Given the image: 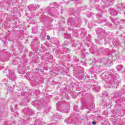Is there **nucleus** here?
<instances>
[{"mask_svg":"<svg viewBox=\"0 0 125 125\" xmlns=\"http://www.w3.org/2000/svg\"><path fill=\"white\" fill-rule=\"evenodd\" d=\"M73 108H74V110L76 112H79L80 111V110H79V107L78 106L74 105Z\"/></svg>","mask_w":125,"mask_h":125,"instance_id":"17","label":"nucleus"},{"mask_svg":"<svg viewBox=\"0 0 125 125\" xmlns=\"http://www.w3.org/2000/svg\"><path fill=\"white\" fill-rule=\"evenodd\" d=\"M79 119H76L77 123H81L82 121H83V122H85V121H87V117L83 115L81 116L79 118Z\"/></svg>","mask_w":125,"mask_h":125,"instance_id":"8","label":"nucleus"},{"mask_svg":"<svg viewBox=\"0 0 125 125\" xmlns=\"http://www.w3.org/2000/svg\"><path fill=\"white\" fill-rule=\"evenodd\" d=\"M115 97H116V98H120V97H121V94L119 93V92H117L115 93Z\"/></svg>","mask_w":125,"mask_h":125,"instance_id":"20","label":"nucleus"},{"mask_svg":"<svg viewBox=\"0 0 125 125\" xmlns=\"http://www.w3.org/2000/svg\"><path fill=\"white\" fill-rule=\"evenodd\" d=\"M35 103H36V101L33 102L32 103V104L33 105V106H37V104H35Z\"/></svg>","mask_w":125,"mask_h":125,"instance_id":"28","label":"nucleus"},{"mask_svg":"<svg viewBox=\"0 0 125 125\" xmlns=\"http://www.w3.org/2000/svg\"><path fill=\"white\" fill-rule=\"evenodd\" d=\"M64 39H68L69 40H72V38H71V36L70 34H64Z\"/></svg>","mask_w":125,"mask_h":125,"instance_id":"15","label":"nucleus"},{"mask_svg":"<svg viewBox=\"0 0 125 125\" xmlns=\"http://www.w3.org/2000/svg\"><path fill=\"white\" fill-rule=\"evenodd\" d=\"M79 23H82V19H81V18H78L76 20H74V18L72 17L68 18V24L69 26L74 27V25H76V24H79Z\"/></svg>","mask_w":125,"mask_h":125,"instance_id":"2","label":"nucleus"},{"mask_svg":"<svg viewBox=\"0 0 125 125\" xmlns=\"http://www.w3.org/2000/svg\"><path fill=\"white\" fill-rule=\"evenodd\" d=\"M68 44H69L68 41H65L62 44V46L66 47V46H68Z\"/></svg>","mask_w":125,"mask_h":125,"instance_id":"18","label":"nucleus"},{"mask_svg":"<svg viewBox=\"0 0 125 125\" xmlns=\"http://www.w3.org/2000/svg\"><path fill=\"white\" fill-rule=\"evenodd\" d=\"M120 44L119 43V42H118L117 43H116V46H118Z\"/></svg>","mask_w":125,"mask_h":125,"instance_id":"34","label":"nucleus"},{"mask_svg":"<svg viewBox=\"0 0 125 125\" xmlns=\"http://www.w3.org/2000/svg\"><path fill=\"white\" fill-rule=\"evenodd\" d=\"M96 9H97L98 10L99 13L98 14H97L96 17L98 18V21H97L98 23H102V22L99 21V19L102 18V13H103V11L99 9V6H98V7H96Z\"/></svg>","mask_w":125,"mask_h":125,"instance_id":"4","label":"nucleus"},{"mask_svg":"<svg viewBox=\"0 0 125 125\" xmlns=\"http://www.w3.org/2000/svg\"><path fill=\"white\" fill-rule=\"evenodd\" d=\"M102 62L104 63L105 65H107V66H111V64L112 63V61H110L108 60L107 59L104 58L102 60Z\"/></svg>","mask_w":125,"mask_h":125,"instance_id":"7","label":"nucleus"},{"mask_svg":"<svg viewBox=\"0 0 125 125\" xmlns=\"http://www.w3.org/2000/svg\"><path fill=\"white\" fill-rule=\"evenodd\" d=\"M110 14L112 16H116V15L118 14V12L116 10H113L111 13Z\"/></svg>","mask_w":125,"mask_h":125,"instance_id":"14","label":"nucleus"},{"mask_svg":"<svg viewBox=\"0 0 125 125\" xmlns=\"http://www.w3.org/2000/svg\"><path fill=\"white\" fill-rule=\"evenodd\" d=\"M100 89V86H99L98 85H93V90H94V91H99Z\"/></svg>","mask_w":125,"mask_h":125,"instance_id":"11","label":"nucleus"},{"mask_svg":"<svg viewBox=\"0 0 125 125\" xmlns=\"http://www.w3.org/2000/svg\"><path fill=\"white\" fill-rule=\"evenodd\" d=\"M28 9L29 10H31V11H32V10H35V5L34 4H31L28 6Z\"/></svg>","mask_w":125,"mask_h":125,"instance_id":"13","label":"nucleus"},{"mask_svg":"<svg viewBox=\"0 0 125 125\" xmlns=\"http://www.w3.org/2000/svg\"><path fill=\"white\" fill-rule=\"evenodd\" d=\"M25 121H23V123L21 124V125H25Z\"/></svg>","mask_w":125,"mask_h":125,"instance_id":"33","label":"nucleus"},{"mask_svg":"<svg viewBox=\"0 0 125 125\" xmlns=\"http://www.w3.org/2000/svg\"><path fill=\"white\" fill-rule=\"evenodd\" d=\"M58 119H60V117H59V116L57 115H54L53 117V120L54 121H55L57 122V121H58Z\"/></svg>","mask_w":125,"mask_h":125,"instance_id":"16","label":"nucleus"},{"mask_svg":"<svg viewBox=\"0 0 125 125\" xmlns=\"http://www.w3.org/2000/svg\"><path fill=\"white\" fill-rule=\"evenodd\" d=\"M7 76L11 81H15V80H16V76H15L14 72L13 71H9L8 73L7 74Z\"/></svg>","mask_w":125,"mask_h":125,"instance_id":"3","label":"nucleus"},{"mask_svg":"<svg viewBox=\"0 0 125 125\" xmlns=\"http://www.w3.org/2000/svg\"><path fill=\"white\" fill-rule=\"evenodd\" d=\"M114 0H106V1L107 2V3H108V2H113V1H114Z\"/></svg>","mask_w":125,"mask_h":125,"instance_id":"26","label":"nucleus"},{"mask_svg":"<svg viewBox=\"0 0 125 125\" xmlns=\"http://www.w3.org/2000/svg\"><path fill=\"white\" fill-rule=\"evenodd\" d=\"M123 26L122 25H120V29H123Z\"/></svg>","mask_w":125,"mask_h":125,"instance_id":"35","label":"nucleus"},{"mask_svg":"<svg viewBox=\"0 0 125 125\" xmlns=\"http://www.w3.org/2000/svg\"><path fill=\"white\" fill-rule=\"evenodd\" d=\"M90 1V2H91V0H89Z\"/></svg>","mask_w":125,"mask_h":125,"instance_id":"39","label":"nucleus"},{"mask_svg":"<svg viewBox=\"0 0 125 125\" xmlns=\"http://www.w3.org/2000/svg\"><path fill=\"white\" fill-rule=\"evenodd\" d=\"M93 26H94V24L91 25L90 23L89 24V29H91L92 28V27H93Z\"/></svg>","mask_w":125,"mask_h":125,"instance_id":"25","label":"nucleus"},{"mask_svg":"<svg viewBox=\"0 0 125 125\" xmlns=\"http://www.w3.org/2000/svg\"><path fill=\"white\" fill-rule=\"evenodd\" d=\"M35 94L36 96H39V94H40V92H39V89L36 90V92H35Z\"/></svg>","mask_w":125,"mask_h":125,"instance_id":"23","label":"nucleus"},{"mask_svg":"<svg viewBox=\"0 0 125 125\" xmlns=\"http://www.w3.org/2000/svg\"><path fill=\"white\" fill-rule=\"evenodd\" d=\"M92 125H96V122H95V121H92Z\"/></svg>","mask_w":125,"mask_h":125,"instance_id":"30","label":"nucleus"},{"mask_svg":"<svg viewBox=\"0 0 125 125\" xmlns=\"http://www.w3.org/2000/svg\"><path fill=\"white\" fill-rule=\"evenodd\" d=\"M109 83L107 84L108 86H107L108 87H111V85H112V84H113V85H116V84H117V83H118V81L116 80V79H114L113 78L112 79V80H110L109 81Z\"/></svg>","mask_w":125,"mask_h":125,"instance_id":"6","label":"nucleus"},{"mask_svg":"<svg viewBox=\"0 0 125 125\" xmlns=\"http://www.w3.org/2000/svg\"><path fill=\"white\" fill-rule=\"evenodd\" d=\"M101 97H105L106 96H109V92L108 91H104L102 93L100 94Z\"/></svg>","mask_w":125,"mask_h":125,"instance_id":"10","label":"nucleus"},{"mask_svg":"<svg viewBox=\"0 0 125 125\" xmlns=\"http://www.w3.org/2000/svg\"><path fill=\"white\" fill-rule=\"evenodd\" d=\"M39 7H40V5H34V8H39Z\"/></svg>","mask_w":125,"mask_h":125,"instance_id":"27","label":"nucleus"},{"mask_svg":"<svg viewBox=\"0 0 125 125\" xmlns=\"http://www.w3.org/2000/svg\"><path fill=\"white\" fill-rule=\"evenodd\" d=\"M13 87H15V85H13Z\"/></svg>","mask_w":125,"mask_h":125,"instance_id":"36","label":"nucleus"},{"mask_svg":"<svg viewBox=\"0 0 125 125\" xmlns=\"http://www.w3.org/2000/svg\"><path fill=\"white\" fill-rule=\"evenodd\" d=\"M76 120H73V119L72 118H70L68 120H65L64 123L67 122V125H71V124H77Z\"/></svg>","mask_w":125,"mask_h":125,"instance_id":"9","label":"nucleus"},{"mask_svg":"<svg viewBox=\"0 0 125 125\" xmlns=\"http://www.w3.org/2000/svg\"><path fill=\"white\" fill-rule=\"evenodd\" d=\"M74 62H79V59L75 57V59L73 60Z\"/></svg>","mask_w":125,"mask_h":125,"instance_id":"24","label":"nucleus"},{"mask_svg":"<svg viewBox=\"0 0 125 125\" xmlns=\"http://www.w3.org/2000/svg\"><path fill=\"white\" fill-rule=\"evenodd\" d=\"M34 125H40V123H36Z\"/></svg>","mask_w":125,"mask_h":125,"instance_id":"32","label":"nucleus"},{"mask_svg":"<svg viewBox=\"0 0 125 125\" xmlns=\"http://www.w3.org/2000/svg\"><path fill=\"white\" fill-rule=\"evenodd\" d=\"M47 40H50V37H49V36L47 35Z\"/></svg>","mask_w":125,"mask_h":125,"instance_id":"31","label":"nucleus"},{"mask_svg":"<svg viewBox=\"0 0 125 125\" xmlns=\"http://www.w3.org/2000/svg\"><path fill=\"white\" fill-rule=\"evenodd\" d=\"M96 32L98 35H100V34H104V36H106V32L105 31V30H104L102 29V28L97 29L96 30Z\"/></svg>","mask_w":125,"mask_h":125,"instance_id":"5","label":"nucleus"},{"mask_svg":"<svg viewBox=\"0 0 125 125\" xmlns=\"http://www.w3.org/2000/svg\"><path fill=\"white\" fill-rule=\"evenodd\" d=\"M68 51H70V50L69 49H67Z\"/></svg>","mask_w":125,"mask_h":125,"instance_id":"37","label":"nucleus"},{"mask_svg":"<svg viewBox=\"0 0 125 125\" xmlns=\"http://www.w3.org/2000/svg\"><path fill=\"white\" fill-rule=\"evenodd\" d=\"M95 0V1H97V0Z\"/></svg>","mask_w":125,"mask_h":125,"instance_id":"38","label":"nucleus"},{"mask_svg":"<svg viewBox=\"0 0 125 125\" xmlns=\"http://www.w3.org/2000/svg\"><path fill=\"white\" fill-rule=\"evenodd\" d=\"M117 69L118 70V71H121V70H122V66H121V65H118L117 66Z\"/></svg>","mask_w":125,"mask_h":125,"instance_id":"22","label":"nucleus"},{"mask_svg":"<svg viewBox=\"0 0 125 125\" xmlns=\"http://www.w3.org/2000/svg\"><path fill=\"white\" fill-rule=\"evenodd\" d=\"M112 22L115 25H118V24H119V21H118L117 19H114V20H112Z\"/></svg>","mask_w":125,"mask_h":125,"instance_id":"19","label":"nucleus"},{"mask_svg":"<svg viewBox=\"0 0 125 125\" xmlns=\"http://www.w3.org/2000/svg\"><path fill=\"white\" fill-rule=\"evenodd\" d=\"M72 36L75 37V38H78L79 34L78 33V31L77 30H74L72 31Z\"/></svg>","mask_w":125,"mask_h":125,"instance_id":"12","label":"nucleus"},{"mask_svg":"<svg viewBox=\"0 0 125 125\" xmlns=\"http://www.w3.org/2000/svg\"><path fill=\"white\" fill-rule=\"evenodd\" d=\"M54 5L55 7H48L45 10V14H46L48 16L50 15V16H52V17H54L55 18L58 17V12H57V9L56 8H58L59 5L57 3H54Z\"/></svg>","mask_w":125,"mask_h":125,"instance_id":"1","label":"nucleus"},{"mask_svg":"<svg viewBox=\"0 0 125 125\" xmlns=\"http://www.w3.org/2000/svg\"><path fill=\"white\" fill-rule=\"evenodd\" d=\"M105 25L108 26V27H111V26H112V24L110 22H105Z\"/></svg>","mask_w":125,"mask_h":125,"instance_id":"21","label":"nucleus"},{"mask_svg":"<svg viewBox=\"0 0 125 125\" xmlns=\"http://www.w3.org/2000/svg\"><path fill=\"white\" fill-rule=\"evenodd\" d=\"M47 125H56V123H50V124H48Z\"/></svg>","mask_w":125,"mask_h":125,"instance_id":"29","label":"nucleus"}]
</instances>
